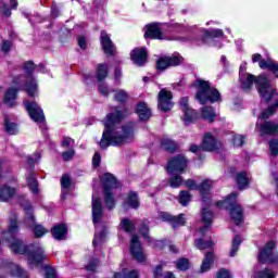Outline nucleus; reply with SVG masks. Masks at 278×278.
<instances>
[{"label":"nucleus","instance_id":"1","mask_svg":"<svg viewBox=\"0 0 278 278\" xmlns=\"http://www.w3.org/2000/svg\"><path fill=\"white\" fill-rule=\"evenodd\" d=\"M129 111L123 106H115L103 121L104 130L100 140V149L108 147H125L136 140V123L128 122L122 126L118 123L123 121Z\"/></svg>","mask_w":278,"mask_h":278},{"label":"nucleus","instance_id":"2","mask_svg":"<svg viewBox=\"0 0 278 278\" xmlns=\"http://www.w3.org/2000/svg\"><path fill=\"white\" fill-rule=\"evenodd\" d=\"M18 233V219L16 216L10 217V225L8 230L2 232V239L8 242L12 253L17 255H25L27 257L30 268L38 266L41 262H45L47 256L45 255V249L39 243L25 244L24 240L16 238Z\"/></svg>","mask_w":278,"mask_h":278},{"label":"nucleus","instance_id":"3","mask_svg":"<svg viewBox=\"0 0 278 278\" xmlns=\"http://www.w3.org/2000/svg\"><path fill=\"white\" fill-rule=\"evenodd\" d=\"M241 87L243 90H251L253 84H255L261 98L268 103V101H278L277 90L270 85V80L265 74L255 77L253 74L240 75Z\"/></svg>","mask_w":278,"mask_h":278},{"label":"nucleus","instance_id":"4","mask_svg":"<svg viewBox=\"0 0 278 278\" xmlns=\"http://www.w3.org/2000/svg\"><path fill=\"white\" fill-rule=\"evenodd\" d=\"M213 186L214 181L205 179L198 187V190L200 191L203 201L202 220L204 223V227L200 228L199 230L201 236H204L205 231H207V229H210V226L212 225L213 213L212 211H210V208L206 207V205L207 203H210V192H212Z\"/></svg>","mask_w":278,"mask_h":278},{"label":"nucleus","instance_id":"5","mask_svg":"<svg viewBox=\"0 0 278 278\" xmlns=\"http://www.w3.org/2000/svg\"><path fill=\"white\" fill-rule=\"evenodd\" d=\"M194 86L198 88L195 99L201 105L207 103V101H210V103H220L223 101L220 99V92L212 87L208 81L198 79L195 80Z\"/></svg>","mask_w":278,"mask_h":278},{"label":"nucleus","instance_id":"6","mask_svg":"<svg viewBox=\"0 0 278 278\" xmlns=\"http://www.w3.org/2000/svg\"><path fill=\"white\" fill-rule=\"evenodd\" d=\"M92 220L93 225H96V235L92 241L93 247H101L105 240V229L101 230V219L103 218V203L101 199L92 197Z\"/></svg>","mask_w":278,"mask_h":278},{"label":"nucleus","instance_id":"7","mask_svg":"<svg viewBox=\"0 0 278 278\" xmlns=\"http://www.w3.org/2000/svg\"><path fill=\"white\" fill-rule=\"evenodd\" d=\"M216 206L224 207V210H230V216L232 220H235L236 225H240L242 223V206L238 204V193L229 194L224 201H218Z\"/></svg>","mask_w":278,"mask_h":278},{"label":"nucleus","instance_id":"8","mask_svg":"<svg viewBox=\"0 0 278 278\" xmlns=\"http://www.w3.org/2000/svg\"><path fill=\"white\" fill-rule=\"evenodd\" d=\"M101 181L103 184V191H104V204L105 207L109 210H114L116 207V198L112 190L118 187V182L114 175L106 173L101 177Z\"/></svg>","mask_w":278,"mask_h":278},{"label":"nucleus","instance_id":"9","mask_svg":"<svg viewBox=\"0 0 278 278\" xmlns=\"http://www.w3.org/2000/svg\"><path fill=\"white\" fill-rule=\"evenodd\" d=\"M35 70L36 65H34V62L27 61L24 63V71L27 74L25 77L24 90L27 92L28 97H36V93L38 92V83H36L31 76Z\"/></svg>","mask_w":278,"mask_h":278},{"label":"nucleus","instance_id":"10","mask_svg":"<svg viewBox=\"0 0 278 278\" xmlns=\"http://www.w3.org/2000/svg\"><path fill=\"white\" fill-rule=\"evenodd\" d=\"M186 168H188V159L184 154L172 157L167 163V173L169 175H175V173L181 175Z\"/></svg>","mask_w":278,"mask_h":278},{"label":"nucleus","instance_id":"11","mask_svg":"<svg viewBox=\"0 0 278 278\" xmlns=\"http://www.w3.org/2000/svg\"><path fill=\"white\" fill-rule=\"evenodd\" d=\"M277 243L275 241H269L267 244L260 251L258 261L262 264H278V254L273 255Z\"/></svg>","mask_w":278,"mask_h":278},{"label":"nucleus","instance_id":"12","mask_svg":"<svg viewBox=\"0 0 278 278\" xmlns=\"http://www.w3.org/2000/svg\"><path fill=\"white\" fill-rule=\"evenodd\" d=\"M26 210V217H25V224L28 227L33 228V233L35 238H42V236H46V233H49V230L45 228L40 224H36V219L34 218V213L31 212V208H25Z\"/></svg>","mask_w":278,"mask_h":278},{"label":"nucleus","instance_id":"13","mask_svg":"<svg viewBox=\"0 0 278 278\" xmlns=\"http://www.w3.org/2000/svg\"><path fill=\"white\" fill-rule=\"evenodd\" d=\"M130 253L139 264L147 262V254H144V250H142V244L140 243V238L134 235L130 239Z\"/></svg>","mask_w":278,"mask_h":278},{"label":"nucleus","instance_id":"14","mask_svg":"<svg viewBox=\"0 0 278 278\" xmlns=\"http://www.w3.org/2000/svg\"><path fill=\"white\" fill-rule=\"evenodd\" d=\"M24 105L26 108V112H28L29 117L35 123H43L45 122V112L40 109V105L36 102L24 101Z\"/></svg>","mask_w":278,"mask_h":278},{"label":"nucleus","instance_id":"15","mask_svg":"<svg viewBox=\"0 0 278 278\" xmlns=\"http://www.w3.org/2000/svg\"><path fill=\"white\" fill-rule=\"evenodd\" d=\"M180 110L182 112L181 121H184L185 125H190V123L197 121V111L188 105V98L185 97L180 99Z\"/></svg>","mask_w":278,"mask_h":278},{"label":"nucleus","instance_id":"16","mask_svg":"<svg viewBox=\"0 0 278 278\" xmlns=\"http://www.w3.org/2000/svg\"><path fill=\"white\" fill-rule=\"evenodd\" d=\"M159 108L162 112L173 110V93L166 89L159 92Z\"/></svg>","mask_w":278,"mask_h":278},{"label":"nucleus","instance_id":"17","mask_svg":"<svg viewBox=\"0 0 278 278\" xmlns=\"http://www.w3.org/2000/svg\"><path fill=\"white\" fill-rule=\"evenodd\" d=\"M100 40L105 55H114L116 53V46H114V42H112L110 35L105 30L101 31Z\"/></svg>","mask_w":278,"mask_h":278},{"label":"nucleus","instance_id":"18","mask_svg":"<svg viewBox=\"0 0 278 278\" xmlns=\"http://www.w3.org/2000/svg\"><path fill=\"white\" fill-rule=\"evenodd\" d=\"M180 64L181 59L178 56H164L156 62V68L159 71H166L169 66H179Z\"/></svg>","mask_w":278,"mask_h":278},{"label":"nucleus","instance_id":"19","mask_svg":"<svg viewBox=\"0 0 278 278\" xmlns=\"http://www.w3.org/2000/svg\"><path fill=\"white\" fill-rule=\"evenodd\" d=\"M130 58L137 66H144L147 64V50L144 48H135L130 52Z\"/></svg>","mask_w":278,"mask_h":278},{"label":"nucleus","instance_id":"20","mask_svg":"<svg viewBox=\"0 0 278 278\" xmlns=\"http://www.w3.org/2000/svg\"><path fill=\"white\" fill-rule=\"evenodd\" d=\"M220 147V142L214 138L212 132H206L202 142V151H216Z\"/></svg>","mask_w":278,"mask_h":278},{"label":"nucleus","instance_id":"21","mask_svg":"<svg viewBox=\"0 0 278 278\" xmlns=\"http://www.w3.org/2000/svg\"><path fill=\"white\" fill-rule=\"evenodd\" d=\"M139 231L146 241L150 244L153 242V247H155V249H164V241H153L151 236H149V220H143Z\"/></svg>","mask_w":278,"mask_h":278},{"label":"nucleus","instance_id":"22","mask_svg":"<svg viewBox=\"0 0 278 278\" xmlns=\"http://www.w3.org/2000/svg\"><path fill=\"white\" fill-rule=\"evenodd\" d=\"M144 38H151L152 40H163L164 36L157 24H149L146 26Z\"/></svg>","mask_w":278,"mask_h":278},{"label":"nucleus","instance_id":"23","mask_svg":"<svg viewBox=\"0 0 278 278\" xmlns=\"http://www.w3.org/2000/svg\"><path fill=\"white\" fill-rule=\"evenodd\" d=\"M215 260L216 255L213 251L206 252L200 266V273H208V270H212V266H214Z\"/></svg>","mask_w":278,"mask_h":278},{"label":"nucleus","instance_id":"24","mask_svg":"<svg viewBox=\"0 0 278 278\" xmlns=\"http://www.w3.org/2000/svg\"><path fill=\"white\" fill-rule=\"evenodd\" d=\"M124 207H130L131 210H138L140 207V199L138 198V193L130 191L126 195L124 201Z\"/></svg>","mask_w":278,"mask_h":278},{"label":"nucleus","instance_id":"25","mask_svg":"<svg viewBox=\"0 0 278 278\" xmlns=\"http://www.w3.org/2000/svg\"><path fill=\"white\" fill-rule=\"evenodd\" d=\"M163 220H170L172 227L176 229V227H184L186 225V215L180 214L178 216H170L166 213L161 214Z\"/></svg>","mask_w":278,"mask_h":278},{"label":"nucleus","instance_id":"26","mask_svg":"<svg viewBox=\"0 0 278 278\" xmlns=\"http://www.w3.org/2000/svg\"><path fill=\"white\" fill-rule=\"evenodd\" d=\"M136 112L141 121H149L152 116L151 109H149V105H147L146 102L138 103Z\"/></svg>","mask_w":278,"mask_h":278},{"label":"nucleus","instance_id":"27","mask_svg":"<svg viewBox=\"0 0 278 278\" xmlns=\"http://www.w3.org/2000/svg\"><path fill=\"white\" fill-rule=\"evenodd\" d=\"M16 8H18V1L16 0H10V8L8 7V3L0 1V13L7 18L12 16V10H16Z\"/></svg>","mask_w":278,"mask_h":278},{"label":"nucleus","instance_id":"28","mask_svg":"<svg viewBox=\"0 0 278 278\" xmlns=\"http://www.w3.org/2000/svg\"><path fill=\"white\" fill-rule=\"evenodd\" d=\"M51 233L55 240H64L66 238V235L68 233V229L66 228V225L61 224L54 226L51 229Z\"/></svg>","mask_w":278,"mask_h":278},{"label":"nucleus","instance_id":"29","mask_svg":"<svg viewBox=\"0 0 278 278\" xmlns=\"http://www.w3.org/2000/svg\"><path fill=\"white\" fill-rule=\"evenodd\" d=\"M18 92V89L16 88H10L7 90L4 94V103L12 108L13 105H16V94Z\"/></svg>","mask_w":278,"mask_h":278},{"label":"nucleus","instance_id":"30","mask_svg":"<svg viewBox=\"0 0 278 278\" xmlns=\"http://www.w3.org/2000/svg\"><path fill=\"white\" fill-rule=\"evenodd\" d=\"M16 194V189L10 186H3L0 189V201H10Z\"/></svg>","mask_w":278,"mask_h":278},{"label":"nucleus","instance_id":"31","mask_svg":"<svg viewBox=\"0 0 278 278\" xmlns=\"http://www.w3.org/2000/svg\"><path fill=\"white\" fill-rule=\"evenodd\" d=\"M260 68H268L278 79V63L268 59L267 61H261L260 62Z\"/></svg>","mask_w":278,"mask_h":278},{"label":"nucleus","instance_id":"32","mask_svg":"<svg viewBox=\"0 0 278 278\" xmlns=\"http://www.w3.org/2000/svg\"><path fill=\"white\" fill-rule=\"evenodd\" d=\"M27 186L33 194H38V180L36 179V174L30 173L26 177Z\"/></svg>","mask_w":278,"mask_h":278},{"label":"nucleus","instance_id":"33","mask_svg":"<svg viewBox=\"0 0 278 278\" xmlns=\"http://www.w3.org/2000/svg\"><path fill=\"white\" fill-rule=\"evenodd\" d=\"M202 116L205 121H208V123L216 121V112H214V108L212 106H203Z\"/></svg>","mask_w":278,"mask_h":278},{"label":"nucleus","instance_id":"34","mask_svg":"<svg viewBox=\"0 0 278 278\" xmlns=\"http://www.w3.org/2000/svg\"><path fill=\"white\" fill-rule=\"evenodd\" d=\"M140 273L137 269L128 270V269H123L122 274L121 273H115L114 278H139Z\"/></svg>","mask_w":278,"mask_h":278},{"label":"nucleus","instance_id":"35","mask_svg":"<svg viewBox=\"0 0 278 278\" xmlns=\"http://www.w3.org/2000/svg\"><path fill=\"white\" fill-rule=\"evenodd\" d=\"M172 176L168 179V185L170 188H181L184 186V177L179 174H170Z\"/></svg>","mask_w":278,"mask_h":278},{"label":"nucleus","instance_id":"36","mask_svg":"<svg viewBox=\"0 0 278 278\" xmlns=\"http://www.w3.org/2000/svg\"><path fill=\"white\" fill-rule=\"evenodd\" d=\"M237 186L239 190H247L249 188V176L247 173H239L237 175Z\"/></svg>","mask_w":278,"mask_h":278},{"label":"nucleus","instance_id":"37","mask_svg":"<svg viewBox=\"0 0 278 278\" xmlns=\"http://www.w3.org/2000/svg\"><path fill=\"white\" fill-rule=\"evenodd\" d=\"M191 201H192V194H190L189 191L182 190L179 192L178 203H180L182 207H186V205H188Z\"/></svg>","mask_w":278,"mask_h":278},{"label":"nucleus","instance_id":"38","mask_svg":"<svg viewBox=\"0 0 278 278\" xmlns=\"http://www.w3.org/2000/svg\"><path fill=\"white\" fill-rule=\"evenodd\" d=\"M161 147L169 153H174L177 150V143L168 138L162 140Z\"/></svg>","mask_w":278,"mask_h":278},{"label":"nucleus","instance_id":"39","mask_svg":"<svg viewBox=\"0 0 278 278\" xmlns=\"http://www.w3.org/2000/svg\"><path fill=\"white\" fill-rule=\"evenodd\" d=\"M121 229L126 231V233H131L136 229V224H134L129 218L122 219L119 224Z\"/></svg>","mask_w":278,"mask_h":278},{"label":"nucleus","instance_id":"40","mask_svg":"<svg viewBox=\"0 0 278 278\" xmlns=\"http://www.w3.org/2000/svg\"><path fill=\"white\" fill-rule=\"evenodd\" d=\"M240 244H242V238L236 235L229 253L230 257H236L238 250L240 249Z\"/></svg>","mask_w":278,"mask_h":278},{"label":"nucleus","instance_id":"41","mask_svg":"<svg viewBox=\"0 0 278 278\" xmlns=\"http://www.w3.org/2000/svg\"><path fill=\"white\" fill-rule=\"evenodd\" d=\"M194 247L199 249V251H205V249H212L214 247V242L212 241H203V239L198 238L194 240Z\"/></svg>","mask_w":278,"mask_h":278},{"label":"nucleus","instance_id":"42","mask_svg":"<svg viewBox=\"0 0 278 278\" xmlns=\"http://www.w3.org/2000/svg\"><path fill=\"white\" fill-rule=\"evenodd\" d=\"M108 77V64H99L97 70L98 81H103Z\"/></svg>","mask_w":278,"mask_h":278},{"label":"nucleus","instance_id":"43","mask_svg":"<svg viewBox=\"0 0 278 278\" xmlns=\"http://www.w3.org/2000/svg\"><path fill=\"white\" fill-rule=\"evenodd\" d=\"M4 128L8 134L14 136L16 134V124L10 122V117L4 115Z\"/></svg>","mask_w":278,"mask_h":278},{"label":"nucleus","instance_id":"44","mask_svg":"<svg viewBox=\"0 0 278 278\" xmlns=\"http://www.w3.org/2000/svg\"><path fill=\"white\" fill-rule=\"evenodd\" d=\"M11 275L12 277L27 278V273L21 268L18 265H11Z\"/></svg>","mask_w":278,"mask_h":278},{"label":"nucleus","instance_id":"45","mask_svg":"<svg viewBox=\"0 0 278 278\" xmlns=\"http://www.w3.org/2000/svg\"><path fill=\"white\" fill-rule=\"evenodd\" d=\"M154 278H175V275L170 271L163 273L162 265H159L154 269Z\"/></svg>","mask_w":278,"mask_h":278},{"label":"nucleus","instance_id":"46","mask_svg":"<svg viewBox=\"0 0 278 278\" xmlns=\"http://www.w3.org/2000/svg\"><path fill=\"white\" fill-rule=\"evenodd\" d=\"M129 99V93L127 91L119 89L115 92V101H118L119 103H125Z\"/></svg>","mask_w":278,"mask_h":278},{"label":"nucleus","instance_id":"47","mask_svg":"<svg viewBox=\"0 0 278 278\" xmlns=\"http://www.w3.org/2000/svg\"><path fill=\"white\" fill-rule=\"evenodd\" d=\"M257 278H275L277 277V273L273 271L271 269L265 268L257 273Z\"/></svg>","mask_w":278,"mask_h":278},{"label":"nucleus","instance_id":"48","mask_svg":"<svg viewBox=\"0 0 278 278\" xmlns=\"http://www.w3.org/2000/svg\"><path fill=\"white\" fill-rule=\"evenodd\" d=\"M178 270H188L190 268V261L188 258H180L176 262Z\"/></svg>","mask_w":278,"mask_h":278},{"label":"nucleus","instance_id":"49","mask_svg":"<svg viewBox=\"0 0 278 278\" xmlns=\"http://www.w3.org/2000/svg\"><path fill=\"white\" fill-rule=\"evenodd\" d=\"M206 38H223V29H210L205 30Z\"/></svg>","mask_w":278,"mask_h":278},{"label":"nucleus","instance_id":"50","mask_svg":"<svg viewBox=\"0 0 278 278\" xmlns=\"http://www.w3.org/2000/svg\"><path fill=\"white\" fill-rule=\"evenodd\" d=\"M216 278H233V274L227 268H222L216 273Z\"/></svg>","mask_w":278,"mask_h":278},{"label":"nucleus","instance_id":"51","mask_svg":"<svg viewBox=\"0 0 278 278\" xmlns=\"http://www.w3.org/2000/svg\"><path fill=\"white\" fill-rule=\"evenodd\" d=\"M71 184H72L71 176H68V174L63 175L61 178L62 188L64 190H68L71 188Z\"/></svg>","mask_w":278,"mask_h":278},{"label":"nucleus","instance_id":"52","mask_svg":"<svg viewBox=\"0 0 278 278\" xmlns=\"http://www.w3.org/2000/svg\"><path fill=\"white\" fill-rule=\"evenodd\" d=\"M244 142H247V137H244L242 135H236L232 138V143L235 147H242V144H244Z\"/></svg>","mask_w":278,"mask_h":278},{"label":"nucleus","instance_id":"53","mask_svg":"<svg viewBox=\"0 0 278 278\" xmlns=\"http://www.w3.org/2000/svg\"><path fill=\"white\" fill-rule=\"evenodd\" d=\"M97 266H99V260L97 258H91L86 265V269L89 270L90 273H94L97 270Z\"/></svg>","mask_w":278,"mask_h":278},{"label":"nucleus","instance_id":"54","mask_svg":"<svg viewBox=\"0 0 278 278\" xmlns=\"http://www.w3.org/2000/svg\"><path fill=\"white\" fill-rule=\"evenodd\" d=\"M269 151H270V154L274 155V157H276V155H278V140L277 139H273L271 141H269Z\"/></svg>","mask_w":278,"mask_h":278},{"label":"nucleus","instance_id":"55","mask_svg":"<svg viewBox=\"0 0 278 278\" xmlns=\"http://www.w3.org/2000/svg\"><path fill=\"white\" fill-rule=\"evenodd\" d=\"M185 186L186 188H188L189 190H199V186L197 185V182L192 179H187L185 181Z\"/></svg>","mask_w":278,"mask_h":278},{"label":"nucleus","instance_id":"56","mask_svg":"<svg viewBox=\"0 0 278 278\" xmlns=\"http://www.w3.org/2000/svg\"><path fill=\"white\" fill-rule=\"evenodd\" d=\"M74 156H75V150H68L62 153V157L65 162H68V160H73Z\"/></svg>","mask_w":278,"mask_h":278},{"label":"nucleus","instance_id":"57","mask_svg":"<svg viewBox=\"0 0 278 278\" xmlns=\"http://www.w3.org/2000/svg\"><path fill=\"white\" fill-rule=\"evenodd\" d=\"M10 49H12V41L10 40L2 41L1 50L3 51V53L10 52Z\"/></svg>","mask_w":278,"mask_h":278},{"label":"nucleus","instance_id":"58","mask_svg":"<svg viewBox=\"0 0 278 278\" xmlns=\"http://www.w3.org/2000/svg\"><path fill=\"white\" fill-rule=\"evenodd\" d=\"M46 278H58V273L52 267H46Z\"/></svg>","mask_w":278,"mask_h":278},{"label":"nucleus","instance_id":"59","mask_svg":"<svg viewBox=\"0 0 278 278\" xmlns=\"http://www.w3.org/2000/svg\"><path fill=\"white\" fill-rule=\"evenodd\" d=\"M78 47H80V49H87L88 41L86 40V37L84 36L78 37Z\"/></svg>","mask_w":278,"mask_h":278},{"label":"nucleus","instance_id":"60","mask_svg":"<svg viewBox=\"0 0 278 278\" xmlns=\"http://www.w3.org/2000/svg\"><path fill=\"white\" fill-rule=\"evenodd\" d=\"M99 91L103 94V97H108V94H110V89H108V85L103 83L100 84Z\"/></svg>","mask_w":278,"mask_h":278},{"label":"nucleus","instance_id":"61","mask_svg":"<svg viewBox=\"0 0 278 278\" xmlns=\"http://www.w3.org/2000/svg\"><path fill=\"white\" fill-rule=\"evenodd\" d=\"M252 62H253V64H255V62H258V66H260L261 62H268V60L262 59V54L256 53V54L252 55Z\"/></svg>","mask_w":278,"mask_h":278},{"label":"nucleus","instance_id":"62","mask_svg":"<svg viewBox=\"0 0 278 278\" xmlns=\"http://www.w3.org/2000/svg\"><path fill=\"white\" fill-rule=\"evenodd\" d=\"M92 164L93 166H99L101 164V154L99 152H96L92 157Z\"/></svg>","mask_w":278,"mask_h":278},{"label":"nucleus","instance_id":"63","mask_svg":"<svg viewBox=\"0 0 278 278\" xmlns=\"http://www.w3.org/2000/svg\"><path fill=\"white\" fill-rule=\"evenodd\" d=\"M202 149L203 146L199 147L197 144H191L189 151H191V153H201Z\"/></svg>","mask_w":278,"mask_h":278},{"label":"nucleus","instance_id":"64","mask_svg":"<svg viewBox=\"0 0 278 278\" xmlns=\"http://www.w3.org/2000/svg\"><path fill=\"white\" fill-rule=\"evenodd\" d=\"M61 144H62V147H71V144H73V139L66 137L63 139Z\"/></svg>","mask_w":278,"mask_h":278}]
</instances>
